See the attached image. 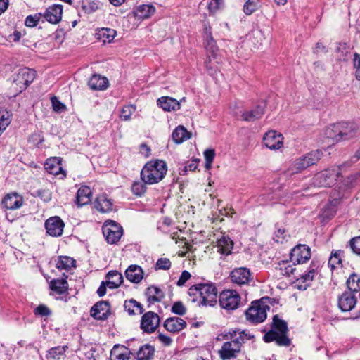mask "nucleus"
I'll use <instances>...</instances> for the list:
<instances>
[{"label":"nucleus","instance_id":"obj_1","mask_svg":"<svg viewBox=\"0 0 360 360\" xmlns=\"http://www.w3.org/2000/svg\"><path fill=\"white\" fill-rule=\"evenodd\" d=\"M253 336L245 330L231 329L223 335L227 340L224 342L218 353L222 360H231L237 358L245 340H250Z\"/></svg>","mask_w":360,"mask_h":360},{"label":"nucleus","instance_id":"obj_2","mask_svg":"<svg viewBox=\"0 0 360 360\" xmlns=\"http://www.w3.org/2000/svg\"><path fill=\"white\" fill-rule=\"evenodd\" d=\"M188 295L191 302H198L199 306H214L217 303V290L212 283L192 285Z\"/></svg>","mask_w":360,"mask_h":360},{"label":"nucleus","instance_id":"obj_3","mask_svg":"<svg viewBox=\"0 0 360 360\" xmlns=\"http://www.w3.org/2000/svg\"><path fill=\"white\" fill-rule=\"evenodd\" d=\"M288 332L287 323L276 314L272 319L271 330L264 335L263 340L265 342L275 341L278 346L288 347L291 344V340L287 335Z\"/></svg>","mask_w":360,"mask_h":360},{"label":"nucleus","instance_id":"obj_4","mask_svg":"<svg viewBox=\"0 0 360 360\" xmlns=\"http://www.w3.org/2000/svg\"><path fill=\"white\" fill-rule=\"evenodd\" d=\"M167 166L164 160H153L148 161L141 172L142 181L147 184L160 182L166 175Z\"/></svg>","mask_w":360,"mask_h":360},{"label":"nucleus","instance_id":"obj_5","mask_svg":"<svg viewBox=\"0 0 360 360\" xmlns=\"http://www.w3.org/2000/svg\"><path fill=\"white\" fill-rule=\"evenodd\" d=\"M340 174V167H332L316 174L312 179V184L316 187H330L335 184Z\"/></svg>","mask_w":360,"mask_h":360},{"label":"nucleus","instance_id":"obj_6","mask_svg":"<svg viewBox=\"0 0 360 360\" xmlns=\"http://www.w3.org/2000/svg\"><path fill=\"white\" fill-rule=\"evenodd\" d=\"M322 155L321 150H316L296 159L289 167V172L291 174L300 172L309 166L315 165L321 159Z\"/></svg>","mask_w":360,"mask_h":360},{"label":"nucleus","instance_id":"obj_7","mask_svg":"<svg viewBox=\"0 0 360 360\" xmlns=\"http://www.w3.org/2000/svg\"><path fill=\"white\" fill-rule=\"evenodd\" d=\"M269 309V306L263 302H252V306L246 311V318L253 323H262L266 319V311Z\"/></svg>","mask_w":360,"mask_h":360},{"label":"nucleus","instance_id":"obj_8","mask_svg":"<svg viewBox=\"0 0 360 360\" xmlns=\"http://www.w3.org/2000/svg\"><path fill=\"white\" fill-rule=\"evenodd\" d=\"M23 198L16 193L7 194L2 200L1 205L6 212V217L9 221H14L17 216H10L9 211L20 208L23 204Z\"/></svg>","mask_w":360,"mask_h":360},{"label":"nucleus","instance_id":"obj_9","mask_svg":"<svg viewBox=\"0 0 360 360\" xmlns=\"http://www.w3.org/2000/svg\"><path fill=\"white\" fill-rule=\"evenodd\" d=\"M219 302L223 309L234 310L240 306V296L234 290H225L220 293Z\"/></svg>","mask_w":360,"mask_h":360},{"label":"nucleus","instance_id":"obj_10","mask_svg":"<svg viewBox=\"0 0 360 360\" xmlns=\"http://www.w3.org/2000/svg\"><path fill=\"white\" fill-rule=\"evenodd\" d=\"M103 233L108 243L115 244L123 235V229L120 224L114 221H110L103 225Z\"/></svg>","mask_w":360,"mask_h":360},{"label":"nucleus","instance_id":"obj_11","mask_svg":"<svg viewBox=\"0 0 360 360\" xmlns=\"http://www.w3.org/2000/svg\"><path fill=\"white\" fill-rule=\"evenodd\" d=\"M36 76V72L27 68H20L13 80L17 86H19L20 91L25 89L31 84Z\"/></svg>","mask_w":360,"mask_h":360},{"label":"nucleus","instance_id":"obj_12","mask_svg":"<svg viewBox=\"0 0 360 360\" xmlns=\"http://www.w3.org/2000/svg\"><path fill=\"white\" fill-rule=\"evenodd\" d=\"M291 262L295 264L305 263L311 258V250L307 245L299 244L292 249L290 255Z\"/></svg>","mask_w":360,"mask_h":360},{"label":"nucleus","instance_id":"obj_13","mask_svg":"<svg viewBox=\"0 0 360 360\" xmlns=\"http://www.w3.org/2000/svg\"><path fill=\"white\" fill-rule=\"evenodd\" d=\"M338 133L337 142L349 140L355 136L357 127L354 123L340 122L334 129Z\"/></svg>","mask_w":360,"mask_h":360},{"label":"nucleus","instance_id":"obj_14","mask_svg":"<svg viewBox=\"0 0 360 360\" xmlns=\"http://www.w3.org/2000/svg\"><path fill=\"white\" fill-rule=\"evenodd\" d=\"M160 324L159 316L153 311L145 313L141 318V328L146 333L154 332Z\"/></svg>","mask_w":360,"mask_h":360},{"label":"nucleus","instance_id":"obj_15","mask_svg":"<svg viewBox=\"0 0 360 360\" xmlns=\"http://www.w3.org/2000/svg\"><path fill=\"white\" fill-rule=\"evenodd\" d=\"M230 279L233 283L243 285L249 283L252 280V274L246 267L236 268L231 272Z\"/></svg>","mask_w":360,"mask_h":360},{"label":"nucleus","instance_id":"obj_16","mask_svg":"<svg viewBox=\"0 0 360 360\" xmlns=\"http://www.w3.org/2000/svg\"><path fill=\"white\" fill-rule=\"evenodd\" d=\"M64 222L59 217H52L45 222L46 232L51 236L58 237L63 234Z\"/></svg>","mask_w":360,"mask_h":360},{"label":"nucleus","instance_id":"obj_17","mask_svg":"<svg viewBox=\"0 0 360 360\" xmlns=\"http://www.w3.org/2000/svg\"><path fill=\"white\" fill-rule=\"evenodd\" d=\"M283 136L276 131H269L263 138V144L271 150H278L283 147Z\"/></svg>","mask_w":360,"mask_h":360},{"label":"nucleus","instance_id":"obj_18","mask_svg":"<svg viewBox=\"0 0 360 360\" xmlns=\"http://www.w3.org/2000/svg\"><path fill=\"white\" fill-rule=\"evenodd\" d=\"M356 297L354 292L349 290L344 292L338 298V306L342 311H349L356 305Z\"/></svg>","mask_w":360,"mask_h":360},{"label":"nucleus","instance_id":"obj_19","mask_svg":"<svg viewBox=\"0 0 360 360\" xmlns=\"http://www.w3.org/2000/svg\"><path fill=\"white\" fill-rule=\"evenodd\" d=\"M203 38L205 40V46L209 54V58H216L217 53L219 50L215 40L212 35L211 27L205 25Z\"/></svg>","mask_w":360,"mask_h":360},{"label":"nucleus","instance_id":"obj_20","mask_svg":"<svg viewBox=\"0 0 360 360\" xmlns=\"http://www.w3.org/2000/svg\"><path fill=\"white\" fill-rule=\"evenodd\" d=\"M63 6L54 4L47 8L41 15L50 23L57 24L62 19Z\"/></svg>","mask_w":360,"mask_h":360},{"label":"nucleus","instance_id":"obj_21","mask_svg":"<svg viewBox=\"0 0 360 360\" xmlns=\"http://www.w3.org/2000/svg\"><path fill=\"white\" fill-rule=\"evenodd\" d=\"M110 311L108 302L100 301L96 303L91 309V316L98 320H105L108 318Z\"/></svg>","mask_w":360,"mask_h":360},{"label":"nucleus","instance_id":"obj_22","mask_svg":"<svg viewBox=\"0 0 360 360\" xmlns=\"http://www.w3.org/2000/svg\"><path fill=\"white\" fill-rule=\"evenodd\" d=\"M163 326L167 331L176 333L186 327V323L181 318L169 317L165 321Z\"/></svg>","mask_w":360,"mask_h":360},{"label":"nucleus","instance_id":"obj_23","mask_svg":"<svg viewBox=\"0 0 360 360\" xmlns=\"http://www.w3.org/2000/svg\"><path fill=\"white\" fill-rule=\"evenodd\" d=\"M145 295L148 303V307H150L151 304L161 302L165 297V293L158 287L152 285L147 288Z\"/></svg>","mask_w":360,"mask_h":360},{"label":"nucleus","instance_id":"obj_24","mask_svg":"<svg viewBox=\"0 0 360 360\" xmlns=\"http://www.w3.org/2000/svg\"><path fill=\"white\" fill-rule=\"evenodd\" d=\"M112 202L105 193L99 195L94 201V207L102 213L112 210Z\"/></svg>","mask_w":360,"mask_h":360},{"label":"nucleus","instance_id":"obj_25","mask_svg":"<svg viewBox=\"0 0 360 360\" xmlns=\"http://www.w3.org/2000/svg\"><path fill=\"white\" fill-rule=\"evenodd\" d=\"M157 103L165 111H175L180 109L181 106L180 102L169 96H162L158 98Z\"/></svg>","mask_w":360,"mask_h":360},{"label":"nucleus","instance_id":"obj_26","mask_svg":"<svg viewBox=\"0 0 360 360\" xmlns=\"http://www.w3.org/2000/svg\"><path fill=\"white\" fill-rule=\"evenodd\" d=\"M44 167L47 172L53 175L64 174L60 160L57 158H51L46 160Z\"/></svg>","mask_w":360,"mask_h":360},{"label":"nucleus","instance_id":"obj_27","mask_svg":"<svg viewBox=\"0 0 360 360\" xmlns=\"http://www.w3.org/2000/svg\"><path fill=\"white\" fill-rule=\"evenodd\" d=\"M126 278L132 283H139L143 277V271L138 265H130L125 271Z\"/></svg>","mask_w":360,"mask_h":360},{"label":"nucleus","instance_id":"obj_28","mask_svg":"<svg viewBox=\"0 0 360 360\" xmlns=\"http://www.w3.org/2000/svg\"><path fill=\"white\" fill-rule=\"evenodd\" d=\"M89 86L93 90H105L108 87V80L100 75H93L89 80Z\"/></svg>","mask_w":360,"mask_h":360},{"label":"nucleus","instance_id":"obj_29","mask_svg":"<svg viewBox=\"0 0 360 360\" xmlns=\"http://www.w3.org/2000/svg\"><path fill=\"white\" fill-rule=\"evenodd\" d=\"M91 188L87 186H82L77 191L76 203L79 207L87 205L91 201Z\"/></svg>","mask_w":360,"mask_h":360},{"label":"nucleus","instance_id":"obj_30","mask_svg":"<svg viewBox=\"0 0 360 360\" xmlns=\"http://www.w3.org/2000/svg\"><path fill=\"white\" fill-rule=\"evenodd\" d=\"M264 113V105H258L250 111H245L241 115L242 119L246 122H253L262 117Z\"/></svg>","mask_w":360,"mask_h":360},{"label":"nucleus","instance_id":"obj_31","mask_svg":"<svg viewBox=\"0 0 360 360\" xmlns=\"http://www.w3.org/2000/svg\"><path fill=\"white\" fill-rule=\"evenodd\" d=\"M233 242L229 237L223 236L217 240V252L224 255L231 253Z\"/></svg>","mask_w":360,"mask_h":360},{"label":"nucleus","instance_id":"obj_32","mask_svg":"<svg viewBox=\"0 0 360 360\" xmlns=\"http://www.w3.org/2000/svg\"><path fill=\"white\" fill-rule=\"evenodd\" d=\"M155 8L152 5H141L134 11V16L139 20L148 18L155 13Z\"/></svg>","mask_w":360,"mask_h":360},{"label":"nucleus","instance_id":"obj_33","mask_svg":"<svg viewBox=\"0 0 360 360\" xmlns=\"http://www.w3.org/2000/svg\"><path fill=\"white\" fill-rule=\"evenodd\" d=\"M107 285L112 289L118 288L123 281L122 275L117 271H110L107 275Z\"/></svg>","mask_w":360,"mask_h":360},{"label":"nucleus","instance_id":"obj_34","mask_svg":"<svg viewBox=\"0 0 360 360\" xmlns=\"http://www.w3.org/2000/svg\"><path fill=\"white\" fill-rule=\"evenodd\" d=\"M124 307L129 315L141 314L144 311L142 304L134 299L126 300Z\"/></svg>","mask_w":360,"mask_h":360},{"label":"nucleus","instance_id":"obj_35","mask_svg":"<svg viewBox=\"0 0 360 360\" xmlns=\"http://www.w3.org/2000/svg\"><path fill=\"white\" fill-rule=\"evenodd\" d=\"M191 134L184 126H178L172 133V139L176 143H181L190 139Z\"/></svg>","mask_w":360,"mask_h":360},{"label":"nucleus","instance_id":"obj_36","mask_svg":"<svg viewBox=\"0 0 360 360\" xmlns=\"http://www.w3.org/2000/svg\"><path fill=\"white\" fill-rule=\"evenodd\" d=\"M51 289L58 295L67 292L68 283L65 279H53L50 283Z\"/></svg>","mask_w":360,"mask_h":360},{"label":"nucleus","instance_id":"obj_37","mask_svg":"<svg viewBox=\"0 0 360 360\" xmlns=\"http://www.w3.org/2000/svg\"><path fill=\"white\" fill-rule=\"evenodd\" d=\"M294 264H290L288 262L283 261L279 262L276 269L279 271L280 275L290 277L291 276H296V269L294 267Z\"/></svg>","mask_w":360,"mask_h":360},{"label":"nucleus","instance_id":"obj_38","mask_svg":"<svg viewBox=\"0 0 360 360\" xmlns=\"http://www.w3.org/2000/svg\"><path fill=\"white\" fill-rule=\"evenodd\" d=\"M154 347L148 344H146L139 349L136 359L137 360H151L154 354Z\"/></svg>","mask_w":360,"mask_h":360},{"label":"nucleus","instance_id":"obj_39","mask_svg":"<svg viewBox=\"0 0 360 360\" xmlns=\"http://www.w3.org/2000/svg\"><path fill=\"white\" fill-rule=\"evenodd\" d=\"M127 347L115 345L110 352V360H126L129 359Z\"/></svg>","mask_w":360,"mask_h":360},{"label":"nucleus","instance_id":"obj_40","mask_svg":"<svg viewBox=\"0 0 360 360\" xmlns=\"http://www.w3.org/2000/svg\"><path fill=\"white\" fill-rule=\"evenodd\" d=\"M115 34L116 31L110 28H102L96 34L98 39L104 44L111 42L114 39Z\"/></svg>","mask_w":360,"mask_h":360},{"label":"nucleus","instance_id":"obj_41","mask_svg":"<svg viewBox=\"0 0 360 360\" xmlns=\"http://www.w3.org/2000/svg\"><path fill=\"white\" fill-rule=\"evenodd\" d=\"M344 252L342 250H333L331 255L328 260V266L331 270L335 269L339 266H341L342 257L343 256Z\"/></svg>","mask_w":360,"mask_h":360},{"label":"nucleus","instance_id":"obj_42","mask_svg":"<svg viewBox=\"0 0 360 360\" xmlns=\"http://www.w3.org/2000/svg\"><path fill=\"white\" fill-rule=\"evenodd\" d=\"M348 289L352 292H358L360 290V275L353 273L347 281Z\"/></svg>","mask_w":360,"mask_h":360},{"label":"nucleus","instance_id":"obj_43","mask_svg":"<svg viewBox=\"0 0 360 360\" xmlns=\"http://www.w3.org/2000/svg\"><path fill=\"white\" fill-rule=\"evenodd\" d=\"M338 199H333L324 207L322 215L324 218H331L336 212V206L338 204Z\"/></svg>","mask_w":360,"mask_h":360},{"label":"nucleus","instance_id":"obj_44","mask_svg":"<svg viewBox=\"0 0 360 360\" xmlns=\"http://www.w3.org/2000/svg\"><path fill=\"white\" fill-rule=\"evenodd\" d=\"M259 0H248L243 6V11L245 15H250L259 8Z\"/></svg>","mask_w":360,"mask_h":360},{"label":"nucleus","instance_id":"obj_45","mask_svg":"<svg viewBox=\"0 0 360 360\" xmlns=\"http://www.w3.org/2000/svg\"><path fill=\"white\" fill-rule=\"evenodd\" d=\"M315 274H316V268H315V265L314 264H311V266H309L308 271L302 274V275H298V276H295V278H297V281L298 280H301L303 283H309V282H311V281H313L314 276H315Z\"/></svg>","mask_w":360,"mask_h":360},{"label":"nucleus","instance_id":"obj_46","mask_svg":"<svg viewBox=\"0 0 360 360\" xmlns=\"http://www.w3.org/2000/svg\"><path fill=\"white\" fill-rule=\"evenodd\" d=\"M67 348V346L52 347L48 351V356L53 359H60L61 356L65 355Z\"/></svg>","mask_w":360,"mask_h":360},{"label":"nucleus","instance_id":"obj_47","mask_svg":"<svg viewBox=\"0 0 360 360\" xmlns=\"http://www.w3.org/2000/svg\"><path fill=\"white\" fill-rule=\"evenodd\" d=\"M74 262L75 261L70 257L60 256L58 257L56 262V267L58 269L67 270L72 266Z\"/></svg>","mask_w":360,"mask_h":360},{"label":"nucleus","instance_id":"obj_48","mask_svg":"<svg viewBox=\"0 0 360 360\" xmlns=\"http://www.w3.org/2000/svg\"><path fill=\"white\" fill-rule=\"evenodd\" d=\"M82 8L86 13H92L98 8V4L94 0H82Z\"/></svg>","mask_w":360,"mask_h":360},{"label":"nucleus","instance_id":"obj_49","mask_svg":"<svg viewBox=\"0 0 360 360\" xmlns=\"http://www.w3.org/2000/svg\"><path fill=\"white\" fill-rule=\"evenodd\" d=\"M135 110L136 107L132 105L124 106L120 115L121 120L124 121L130 120L131 116L135 112Z\"/></svg>","mask_w":360,"mask_h":360},{"label":"nucleus","instance_id":"obj_50","mask_svg":"<svg viewBox=\"0 0 360 360\" xmlns=\"http://www.w3.org/2000/svg\"><path fill=\"white\" fill-rule=\"evenodd\" d=\"M252 37V41L255 46H258L262 44V42L264 39V32L261 30H254L251 33Z\"/></svg>","mask_w":360,"mask_h":360},{"label":"nucleus","instance_id":"obj_51","mask_svg":"<svg viewBox=\"0 0 360 360\" xmlns=\"http://www.w3.org/2000/svg\"><path fill=\"white\" fill-rule=\"evenodd\" d=\"M215 156V151L214 149H207L204 152V157L205 159V168L209 169L212 167V162Z\"/></svg>","mask_w":360,"mask_h":360},{"label":"nucleus","instance_id":"obj_52","mask_svg":"<svg viewBox=\"0 0 360 360\" xmlns=\"http://www.w3.org/2000/svg\"><path fill=\"white\" fill-rule=\"evenodd\" d=\"M41 16V13H38V14H35L34 15H28L26 18H25V24L27 27H34L35 26H37V25L38 24L39 20H40V18Z\"/></svg>","mask_w":360,"mask_h":360},{"label":"nucleus","instance_id":"obj_53","mask_svg":"<svg viewBox=\"0 0 360 360\" xmlns=\"http://www.w3.org/2000/svg\"><path fill=\"white\" fill-rule=\"evenodd\" d=\"M145 183L136 181L132 184L131 191L136 195H141L146 192Z\"/></svg>","mask_w":360,"mask_h":360},{"label":"nucleus","instance_id":"obj_54","mask_svg":"<svg viewBox=\"0 0 360 360\" xmlns=\"http://www.w3.org/2000/svg\"><path fill=\"white\" fill-rule=\"evenodd\" d=\"M171 262L167 258H160L158 259L155 269L158 270H168L171 267Z\"/></svg>","mask_w":360,"mask_h":360},{"label":"nucleus","instance_id":"obj_55","mask_svg":"<svg viewBox=\"0 0 360 360\" xmlns=\"http://www.w3.org/2000/svg\"><path fill=\"white\" fill-rule=\"evenodd\" d=\"M28 141L34 146H39L44 141V139L40 132L36 131L30 136Z\"/></svg>","mask_w":360,"mask_h":360},{"label":"nucleus","instance_id":"obj_56","mask_svg":"<svg viewBox=\"0 0 360 360\" xmlns=\"http://www.w3.org/2000/svg\"><path fill=\"white\" fill-rule=\"evenodd\" d=\"M53 109L56 112H61L66 109L65 104L61 103L56 96L51 98Z\"/></svg>","mask_w":360,"mask_h":360},{"label":"nucleus","instance_id":"obj_57","mask_svg":"<svg viewBox=\"0 0 360 360\" xmlns=\"http://www.w3.org/2000/svg\"><path fill=\"white\" fill-rule=\"evenodd\" d=\"M172 311L177 315L183 316L186 314V309L181 302H176L172 307Z\"/></svg>","mask_w":360,"mask_h":360},{"label":"nucleus","instance_id":"obj_58","mask_svg":"<svg viewBox=\"0 0 360 360\" xmlns=\"http://www.w3.org/2000/svg\"><path fill=\"white\" fill-rule=\"evenodd\" d=\"M34 313L35 315H39L41 316H48L51 314V310L45 305L40 304L37 308L34 309Z\"/></svg>","mask_w":360,"mask_h":360},{"label":"nucleus","instance_id":"obj_59","mask_svg":"<svg viewBox=\"0 0 360 360\" xmlns=\"http://www.w3.org/2000/svg\"><path fill=\"white\" fill-rule=\"evenodd\" d=\"M287 237L285 229H278L274 233V239L276 242L283 243Z\"/></svg>","mask_w":360,"mask_h":360},{"label":"nucleus","instance_id":"obj_60","mask_svg":"<svg viewBox=\"0 0 360 360\" xmlns=\"http://www.w3.org/2000/svg\"><path fill=\"white\" fill-rule=\"evenodd\" d=\"M354 67L356 70L355 76L356 79L360 81V55L357 53H355L354 55L353 60Z\"/></svg>","mask_w":360,"mask_h":360},{"label":"nucleus","instance_id":"obj_61","mask_svg":"<svg viewBox=\"0 0 360 360\" xmlns=\"http://www.w3.org/2000/svg\"><path fill=\"white\" fill-rule=\"evenodd\" d=\"M350 247L354 253L360 255V236L354 238L350 240Z\"/></svg>","mask_w":360,"mask_h":360},{"label":"nucleus","instance_id":"obj_62","mask_svg":"<svg viewBox=\"0 0 360 360\" xmlns=\"http://www.w3.org/2000/svg\"><path fill=\"white\" fill-rule=\"evenodd\" d=\"M198 166V160L195 159L191 160L188 164L184 166L182 172H180V174H186L187 171H194L197 169Z\"/></svg>","mask_w":360,"mask_h":360},{"label":"nucleus","instance_id":"obj_63","mask_svg":"<svg viewBox=\"0 0 360 360\" xmlns=\"http://www.w3.org/2000/svg\"><path fill=\"white\" fill-rule=\"evenodd\" d=\"M335 127L336 124H334L327 127V129H326V135L327 136L328 138L331 139L335 142H337V137L338 136V133L335 130H333L335 129Z\"/></svg>","mask_w":360,"mask_h":360},{"label":"nucleus","instance_id":"obj_64","mask_svg":"<svg viewBox=\"0 0 360 360\" xmlns=\"http://www.w3.org/2000/svg\"><path fill=\"white\" fill-rule=\"evenodd\" d=\"M190 278H191V274L188 271L184 270L181 273V274L176 283V285L178 286H183Z\"/></svg>","mask_w":360,"mask_h":360}]
</instances>
